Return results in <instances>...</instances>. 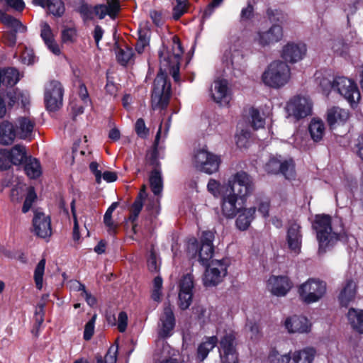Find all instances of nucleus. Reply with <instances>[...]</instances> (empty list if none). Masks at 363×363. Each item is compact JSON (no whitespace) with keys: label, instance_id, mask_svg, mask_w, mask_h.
<instances>
[{"label":"nucleus","instance_id":"a18cd8bd","mask_svg":"<svg viewBox=\"0 0 363 363\" xmlns=\"http://www.w3.org/2000/svg\"><path fill=\"white\" fill-rule=\"evenodd\" d=\"M45 259L43 258L38 263L35 271H34V280L36 285V287L38 289H41L43 288V275L45 267Z\"/></svg>","mask_w":363,"mask_h":363},{"label":"nucleus","instance_id":"473e14b6","mask_svg":"<svg viewBox=\"0 0 363 363\" xmlns=\"http://www.w3.org/2000/svg\"><path fill=\"white\" fill-rule=\"evenodd\" d=\"M9 98L8 106L9 108L21 104L23 108H26L30 104V96L27 92L16 89L7 94Z\"/></svg>","mask_w":363,"mask_h":363},{"label":"nucleus","instance_id":"c85d7f7f","mask_svg":"<svg viewBox=\"0 0 363 363\" xmlns=\"http://www.w3.org/2000/svg\"><path fill=\"white\" fill-rule=\"evenodd\" d=\"M349 118V111L340 107H332L328 109L327 112V121L330 126H333L335 123H344Z\"/></svg>","mask_w":363,"mask_h":363},{"label":"nucleus","instance_id":"20e7f679","mask_svg":"<svg viewBox=\"0 0 363 363\" xmlns=\"http://www.w3.org/2000/svg\"><path fill=\"white\" fill-rule=\"evenodd\" d=\"M326 292V282L318 278H309L298 288L300 299L306 304L319 301L325 296Z\"/></svg>","mask_w":363,"mask_h":363},{"label":"nucleus","instance_id":"9b49d317","mask_svg":"<svg viewBox=\"0 0 363 363\" xmlns=\"http://www.w3.org/2000/svg\"><path fill=\"white\" fill-rule=\"evenodd\" d=\"M44 98L46 108L50 111L58 110L62 105L63 88L56 80L48 82L45 86Z\"/></svg>","mask_w":363,"mask_h":363},{"label":"nucleus","instance_id":"5fc2aeb1","mask_svg":"<svg viewBox=\"0 0 363 363\" xmlns=\"http://www.w3.org/2000/svg\"><path fill=\"white\" fill-rule=\"evenodd\" d=\"M97 315L94 314L91 320H89L85 325L84 331V339L89 340L94 333V325L96 320Z\"/></svg>","mask_w":363,"mask_h":363},{"label":"nucleus","instance_id":"2f4dec72","mask_svg":"<svg viewBox=\"0 0 363 363\" xmlns=\"http://www.w3.org/2000/svg\"><path fill=\"white\" fill-rule=\"evenodd\" d=\"M40 35L49 50L55 55H60V49L59 45L55 43L52 30L47 23H43L41 25Z\"/></svg>","mask_w":363,"mask_h":363},{"label":"nucleus","instance_id":"1a4fd4ad","mask_svg":"<svg viewBox=\"0 0 363 363\" xmlns=\"http://www.w3.org/2000/svg\"><path fill=\"white\" fill-rule=\"evenodd\" d=\"M229 264L228 259L213 260L206 269L203 284L206 286H214L220 283L227 274Z\"/></svg>","mask_w":363,"mask_h":363},{"label":"nucleus","instance_id":"603ef678","mask_svg":"<svg viewBox=\"0 0 363 363\" xmlns=\"http://www.w3.org/2000/svg\"><path fill=\"white\" fill-rule=\"evenodd\" d=\"M290 360L289 354H281L277 351L272 352L268 357V363H289Z\"/></svg>","mask_w":363,"mask_h":363},{"label":"nucleus","instance_id":"58836bf2","mask_svg":"<svg viewBox=\"0 0 363 363\" xmlns=\"http://www.w3.org/2000/svg\"><path fill=\"white\" fill-rule=\"evenodd\" d=\"M217 342L218 339L216 336L208 337L206 341L199 346L198 358L203 361L207 357L208 352L215 347Z\"/></svg>","mask_w":363,"mask_h":363},{"label":"nucleus","instance_id":"6e6552de","mask_svg":"<svg viewBox=\"0 0 363 363\" xmlns=\"http://www.w3.org/2000/svg\"><path fill=\"white\" fill-rule=\"evenodd\" d=\"M334 91L343 96L354 106L360 100V92L356 83L345 77H337L334 79Z\"/></svg>","mask_w":363,"mask_h":363},{"label":"nucleus","instance_id":"4d7b16f0","mask_svg":"<svg viewBox=\"0 0 363 363\" xmlns=\"http://www.w3.org/2000/svg\"><path fill=\"white\" fill-rule=\"evenodd\" d=\"M9 154V150H0V169L4 170L11 167L12 162Z\"/></svg>","mask_w":363,"mask_h":363},{"label":"nucleus","instance_id":"39448f33","mask_svg":"<svg viewBox=\"0 0 363 363\" xmlns=\"http://www.w3.org/2000/svg\"><path fill=\"white\" fill-rule=\"evenodd\" d=\"M223 189L240 199H245L253 192L255 186L251 177L246 172L240 171L231 175Z\"/></svg>","mask_w":363,"mask_h":363},{"label":"nucleus","instance_id":"79ce46f5","mask_svg":"<svg viewBox=\"0 0 363 363\" xmlns=\"http://www.w3.org/2000/svg\"><path fill=\"white\" fill-rule=\"evenodd\" d=\"M248 115V120L254 129L257 130L264 126V119L261 116L257 109L253 107L250 108Z\"/></svg>","mask_w":363,"mask_h":363},{"label":"nucleus","instance_id":"6e6d98bb","mask_svg":"<svg viewBox=\"0 0 363 363\" xmlns=\"http://www.w3.org/2000/svg\"><path fill=\"white\" fill-rule=\"evenodd\" d=\"M128 315L125 311H121L118 318H116V324L117 329L120 333H124L128 326Z\"/></svg>","mask_w":363,"mask_h":363},{"label":"nucleus","instance_id":"e433bc0d","mask_svg":"<svg viewBox=\"0 0 363 363\" xmlns=\"http://www.w3.org/2000/svg\"><path fill=\"white\" fill-rule=\"evenodd\" d=\"M309 132L315 142L322 140L325 133V125L321 120L313 119L309 125Z\"/></svg>","mask_w":363,"mask_h":363},{"label":"nucleus","instance_id":"338daca9","mask_svg":"<svg viewBox=\"0 0 363 363\" xmlns=\"http://www.w3.org/2000/svg\"><path fill=\"white\" fill-rule=\"evenodd\" d=\"M147 267L150 272H156L159 270L160 263L157 259L156 255L153 251L150 252V257L147 259Z\"/></svg>","mask_w":363,"mask_h":363},{"label":"nucleus","instance_id":"ea45409f","mask_svg":"<svg viewBox=\"0 0 363 363\" xmlns=\"http://www.w3.org/2000/svg\"><path fill=\"white\" fill-rule=\"evenodd\" d=\"M24 169L28 177L31 179H35L41 174L40 162L35 158H30Z\"/></svg>","mask_w":363,"mask_h":363},{"label":"nucleus","instance_id":"4468645a","mask_svg":"<svg viewBox=\"0 0 363 363\" xmlns=\"http://www.w3.org/2000/svg\"><path fill=\"white\" fill-rule=\"evenodd\" d=\"M235 335L233 331L226 333L220 341V355L223 363H238L234 341Z\"/></svg>","mask_w":363,"mask_h":363},{"label":"nucleus","instance_id":"09e8293b","mask_svg":"<svg viewBox=\"0 0 363 363\" xmlns=\"http://www.w3.org/2000/svg\"><path fill=\"white\" fill-rule=\"evenodd\" d=\"M133 50L130 48L125 47L124 49H119L116 56L118 62L123 65H125L128 64L133 57Z\"/></svg>","mask_w":363,"mask_h":363},{"label":"nucleus","instance_id":"f704fd0d","mask_svg":"<svg viewBox=\"0 0 363 363\" xmlns=\"http://www.w3.org/2000/svg\"><path fill=\"white\" fill-rule=\"evenodd\" d=\"M347 319L354 330L359 333H363V310L350 308L347 313Z\"/></svg>","mask_w":363,"mask_h":363},{"label":"nucleus","instance_id":"c756f323","mask_svg":"<svg viewBox=\"0 0 363 363\" xmlns=\"http://www.w3.org/2000/svg\"><path fill=\"white\" fill-rule=\"evenodd\" d=\"M316 354V350L312 347H307L302 350L294 351L291 359L294 363H312Z\"/></svg>","mask_w":363,"mask_h":363},{"label":"nucleus","instance_id":"ddd939ff","mask_svg":"<svg viewBox=\"0 0 363 363\" xmlns=\"http://www.w3.org/2000/svg\"><path fill=\"white\" fill-rule=\"evenodd\" d=\"M312 107L313 104L308 98L296 96L287 103L286 109L289 115L299 119L311 115Z\"/></svg>","mask_w":363,"mask_h":363},{"label":"nucleus","instance_id":"6ab92c4d","mask_svg":"<svg viewBox=\"0 0 363 363\" xmlns=\"http://www.w3.org/2000/svg\"><path fill=\"white\" fill-rule=\"evenodd\" d=\"M306 51L303 43H288L282 48L281 57L286 62L296 63L304 57Z\"/></svg>","mask_w":363,"mask_h":363},{"label":"nucleus","instance_id":"b1692460","mask_svg":"<svg viewBox=\"0 0 363 363\" xmlns=\"http://www.w3.org/2000/svg\"><path fill=\"white\" fill-rule=\"evenodd\" d=\"M33 225L35 233L38 237L47 238L52 235L50 218L45 213L35 212Z\"/></svg>","mask_w":363,"mask_h":363},{"label":"nucleus","instance_id":"69168bd1","mask_svg":"<svg viewBox=\"0 0 363 363\" xmlns=\"http://www.w3.org/2000/svg\"><path fill=\"white\" fill-rule=\"evenodd\" d=\"M76 30L74 28H66L62 30V40L65 43L74 42L76 38Z\"/></svg>","mask_w":363,"mask_h":363},{"label":"nucleus","instance_id":"dca6fc26","mask_svg":"<svg viewBox=\"0 0 363 363\" xmlns=\"http://www.w3.org/2000/svg\"><path fill=\"white\" fill-rule=\"evenodd\" d=\"M175 322L172 307L169 305L164 306L158 323V335L162 338L170 337L173 334Z\"/></svg>","mask_w":363,"mask_h":363},{"label":"nucleus","instance_id":"4be33fe9","mask_svg":"<svg viewBox=\"0 0 363 363\" xmlns=\"http://www.w3.org/2000/svg\"><path fill=\"white\" fill-rule=\"evenodd\" d=\"M213 239L214 234L212 231L203 232L199 249V259L203 264H206L213 257L214 252Z\"/></svg>","mask_w":363,"mask_h":363},{"label":"nucleus","instance_id":"864d4df0","mask_svg":"<svg viewBox=\"0 0 363 363\" xmlns=\"http://www.w3.org/2000/svg\"><path fill=\"white\" fill-rule=\"evenodd\" d=\"M199 245L196 238H190L186 243V252L189 257L194 258L199 256Z\"/></svg>","mask_w":363,"mask_h":363},{"label":"nucleus","instance_id":"de8ad7c7","mask_svg":"<svg viewBox=\"0 0 363 363\" xmlns=\"http://www.w3.org/2000/svg\"><path fill=\"white\" fill-rule=\"evenodd\" d=\"M162 279L160 276L156 277L153 280V289L152 291V298L160 302L162 296Z\"/></svg>","mask_w":363,"mask_h":363},{"label":"nucleus","instance_id":"72a5a7b5","mask_svg":"<svg viewBox=\"0 0 363 363\" xmlns=\"http://www.w3.org/2000/svg\"><path fill=\"white\" fill-rule=\"evenodd\" d=\"M255 207L245 208L236 219V225L240 230H247L255 218Z\"/></svg>","mask_w":363,"mask_h":363},{"label":"nucleus","instance_id":"aec40b11","mask_svg":"<svg viewBox=\"0 0 363 363\" xmlns=\"http://www.w3.org/2000/svg\"><path fill=\"white\" fill-rule=\"evenodd\" d=\"M35 125V118L30 116H19L15 122L14 130L17 138L30 140L32 133Z\"/></svg>","mask_w":363,"mask_h":363},{"label":"nucleus","instance_id":"0eeeda50","mask_svg":"<svg viewBox=\"0 0 363 363\" xmlns=\"http://www.w3.org/2000/svg\"><path fill=\"white\" fill-rule=\"evenodd\" d=\"M193 163L199 171L211 174L218 170L220 159L218 155L203 147L195 152Z\"/></svg>","mask_w":363,"mask_h":363},{"label":"nucleus","instance_id":"680f3d73","mask_svg":"<svg viewBox=\"0 0 363 363\" xmlns=\"http://www.w3.org/2000/svg\"><path fill=\"white\" fill-rule=\"evenodd\" d=\"M149 44V38L146 34H142V32L139 33V38L135 45V50L139 54H141L145 48Z\"/></svg>","mask_w":363,"mask_h":363},{"label":"nucleus","instance_id":"bf43d9fd","mask_svg":"<svg viewBox=\"0 0 363 363\" xmlns=\"http://www.w3.org/2000/svg\"><path fill=\"white\" fill-rule=\"evenodd\" d=\"M187 11L186 2H177V5L173 8V18L178 20Z\"/></svg>","mask_w":363,"mask_h":363},{"label":"nucleus","instance_id":"4c0bfd02","mask_svg":"<svg viewBox=\"0 0 363 363\" xmlns=\"http://www.w3.org/2000/svg\"><path fill=\"white\" fill-rule=\"evenodd\" d=\"M12 164L18 165L26 159V147L21 145L13 146L9 150Z\"/></svg>","mask_w":363,"mask_h":363},{"label":"nucleus","instance_id":"49530a36","mask_svg":"<svg viewBox=\"0 0 363 363\" xmlns=\"http://www.w3.org/2000/svg\"><path fill=\"white\" fill-rule=\"evenodd\" d=\"M117 352L118 346H111L104 357L101 356L96 357V363H116Z\"/></svg>","mask_w":363,"mask_h":363},{"label":"nucleus","instance_id":"37998d69","mask_svg":"<svg viewBox=\"0 0 363 363\" xmlns=\"http://www.w3.org/2000/svg\"><path fill=\"white\" fill-rule=\"evenodd\" d=\"M117 206V202L113 203L107 209L104 217V222L105 225L108 227V231L111 235H113L116 232V225H115V223L112 220V213Z\"/></svg>","mask_w":363,"mask_h":363},{"label":"nucleus","instance_id":"bb28decb","mask_svg":"<svg viewBox=\"0 0 363 363\" xmlns=\"http://www.w3.org/2000/svg\"><path fill=\"white\" fill-rule=\"evenodd\" d=\"M357 285L352 279H347L342 284L338 295V301L342 306L347 307L356 296Z\"/></svg>","mask_w":363,"mask_h":363},{"label":"nucleus","instance_id":"13d9d810","mask_svg":"<svg viewBox=\"0 0 363 363\" xmlns=\"http://www.w3.org/2000/svg\"><path fill=\"white\" fill-rule=\"evenodd\" d=\"M257 209L263 217L269 216L270 203L267 199H257Z\"/></svg>","mask_w":363,"mask_h":363},{"label":"nucleus","instance_id":"2eb2a0df","mask_svg":"<svg viewBox=\"0 0 363 363\" xmlns=\"http://www.w3.org/2000/svg\"><path fill=\"white\" fill-rule=\"evenodd\" d=\"M265 171L269 174L281 173L286 179L294 177V164L291 160L281 162L277 157H272L264 165Z\"/></svg>","mask_w":363,"mask_h":363},{"label":"nucleus","instance_id":"cd10ccee","mask_svg":"<svg viewBox=\"0 0 363 363\" xmlns=\"http://www.w3.org/2000/svg\"><path fill=\"white\" fill-rule=\"evenodd\" d=\"M222 213L226 218H233L238 212L236 203L238 197L233 195L225 190H222Z\"/></svg>","mask_w":363,"mask_h":363},{"label":"nucleus","instance_id":"e2e57ef3","mask_svg":"<svg viewBox=\"0 0 363 363\" xmlns=\"http://www.w3.org/2000/svg\"><path fill=\"white\" fill-rule=\"evenodd\" d=\"M160 197L149 198L146 204V209L150 211V214L157 213L159 211Z\"/></svg>","mask_w":363,"mask_h":363},{"label":"nucleus","instance_id":"0e129e2a","mask_svg":"<svg viewBox=\"0 0 363 363\" xmlns=\"http://www.w3.org/2000/svg\"><path fill=\"white\" fill-rule=\"evenodd\" d=\"M225 187V186L220 187V184L215 179H210L207 185L208 190L216 196L219 194L222 196V190Z\"/></svg>","mask_w":363,"mask_h":363},{"label":"nucleus","instance_id":"7ed1b4c3","mask_svg":"<svg viewBox=\"0 0 363 363\" xmlns=\"http://www.w3.org/2000/svg\"><path fill=\"white\" fill-rule=\"evenodd\" d=\"M291 78V70L286 62L277 60L272 62L264 72L263 82L273 88H279L287 84Z\"/></svg>","mask_w":363,"mask_h":363},{"label":"nucleus","instance_id":"412c9836","mask_svg":"<svg viewBox=\"0 0 363 363\" xmlns=\"http://www.w3.org/2000/svg\"><path fill=\"white\" fill-rule=\"evenodd\" d=\"M301 227L296 222L289 223L287 228L286 242L290 250L299 254L302 244Z\"/></svg>","mask_w":363,"mask_h":363},{"label":"nucleus","instance_id":"3c124183","mask_svg":"<svg viewBox=\"0 0 363 363\" xmlns=\"http://www.w3.org/2000/svg\"><path fill=\"white\" fill-rule=\"evenodd\" d=\"M143 206V201L135 199L130 209L129 220L133 223L137 220Z\"/></svg>","mask_w":363,"mask_h":363},{"label":"nucleus","instance_id":"a211bd4d","mask_svg":"<svg viewBox=\"0 0 363 363\" xmlns=\"http://www.w3.org/2000/svg\"><path fill=\"white\" fill-rule=\"evenodd\" d=\"M211 94L216 103L220 106H227L231 99L228 82L219 79L215 80L211 87Z\"/></svg>","mask_w":363,"mask_h":363},{"label":"nucleus","instance_id":"a19ab883","mask_svg":"<svg viewBox=\"0 0 363 363\" xmlns=\"http://www.w3.org/2000/svg\"><path fill=\"white\" fill-rule=\"evenodd\" d=\"M3 75V84L13 86L19 80V73L14 68H7L1 70Z\"/></svg>","mask_w":363,"mask_h":363},{"label":"nucleus","instance_id":"423d86ee","mask_svg":"<svg viewBox=\"0 0 363 363\" xmlns=\"http://www.w3.org/2000/svg\"><path fill=\"white\" fill-rule=\"evenodd\" d=\"M319 242L320 250H325L340 239V233L333 231L331 227V217L328 215H317L313 223Z\"/></svg>","mask_w":363,"mask_h":363},{"label":"nucleus","instance_id":"a878e982","mask_svg":"<svg viewBox=\"0 0 363 363\" xmlns=\"http://www.w3.org/2000/svg\"><path fill=\"white\" fill-rule=\"evenodd\" d=\"M91 104V100L85 85L79 84L78 98L73 99L70 104V108L73 113L77 116L84 112V108Z\"/></svg>","mask_w":363,"mask_h":363},{"label":"nucleus","instance_id":"f8f14e48","mask_svg":"<svg viewBox=\"0 0 363 363\" xmlns=\"http://www.w3.org/2000/svg\"><path fill=\"white\" fill-rule=\"evenodd\" d=\"M0 21L6 26L11 30L4 35V42L13 46L16 43V33L26 30L25 26L18 19L0 10Z\"/></svg>","mask_w":363,"mask_h":363},{"label":"nucleus","instance_id":"9d476101","mask_svg":"<svg viewBox=\"0 0 363 363\" xmlns=\"http://www.w3.org/2000/svg\"><path fill=\"white\" fill-rule=\"evenodd\" d=\"M120 11V2L118 0H106L104 4L96 6L92 10L86 5L80 9V13L86 20L92 19L94 14L100 19H103L106 15L111 18H115Z\"/></svg>","mask_w":363,"mask_h":363},{"label":"nucleus","instance_id":"052dcab7","mask_svg":"<svg viewBox=\"0 0 363 363\" xmlns=\"http://www.w3.org/2000/svg\"><path fill=\"white\" fill-rule=\"evenodd\" d=\"M318 84L323 93L326 95H328L331 90H334V79L331 81L327 78H321Z\"/></svg>","mask_w":363,"mask_h":363},{"label":"nucleus","instance_id":"c9c22d12","mask_svg":"<svg viewBox=\"0 0 363 363\" xmlns=\"http://www.w3.org/2000/svg\"><path fill=\"white\" fill-rule=\"evenodd\" d=\"M150 185L155 196H161L163 190V180L161 172L158 169L152 170L150 175Z\"/></svg>","mask_w":363,"mask_h":363},{"label":"nucleus","instance_id":"5701e85b","mask_svg":"<svg viewBox=\"0 0 363 363\" xmlns=\"http://www.w3.org/2000/svg\"><path fill=\"white\" fill-rule=\"evenodd\" d=\"M267 287L272 294L283 296L289 291L291 284L286 277L272 276L268 279Z\"/></svg>","mask_w":363,"mask_h":363},{"label":"nucleus","instance_id":"c03bdc74","mask_svg":"<svg viewBox=\"0 0 363 363\" xmlns=\"http://www.w3.org/2000/svg\"><path fill=\"white\" fill-rule=\"evenodd\" d=\"M48 11L55 16H62L65 9L64 2L62 0H49L47 6Z\"/></svg>","mask_w":363,"mask_h":363},{"label":"nucleus","instance_id":"f03ea898","mask_svg":"<svg viewBox=\"0 0 363 363\" xmlns=\"http://www.w3.org/2000/svg\"><path fill=\"white\" fill-rule=\"evenodd\" d=\"M267 15L272 25L267 30H259L255 37V42L265 47L281 40L284 31L281 24L286 21L285 15L280 11L268 9Z\"/></svg>","mask_w":363,"mask_h":363},{"label":"nucleus","instance_id":"f257e3e1","mask_svg":"<svg viewBox=\"0 0 363 363\" xmlns=\"http://www.w3.org/2000/svg\"><path fill=\"white\" fill-rule=\"evenodd\" d=\"M183 50L179 39L173 38L172 52L162 50L160 52V72L153 85L152 93V107L153 109L164 108L167 106L171 94V84L167 82V71L175 82L179 81V65Z\"/></svg>","mask_w":363,"mask_h":363},{"label":"nucleus","instance_id":"8fccbe9b","mask_svg":"<svg viewBox=\"0 0 363 363\" xmlns=\"http://www.w3.org/2000/svg\"><path fill=\"white\" fill-rule=\"evenodd\" d=\"M36 199L37 196L34 189L33 187H29L22 208L23 213H26L31 208L33 203L35 201Z\"/></svg>","mask_w":363,"mask_h":363},{"label":"nucleus","instance_id":"f3484780","mask_svg":"<svg viewBox=\"0 0 363 363\" xmlns=\"http://www.w3.org/2000/svg\"><path fill=\"white\" fill-rule=\"evenodd\" d=\"M194 279L191 274L184 275L179 283V306L182 310L189 307L192 302Z\"/></svg>","mask_w":363,"mask_h":363},{"label":"nucleus","instance_id":"7c9ffc66","mask_svg":"<svg viewBox=\"0 0 363 363\" xmlns=\"http://www.w3.org/2000/svg\"><path fill=\"white\" fill-rule=\"evenodd\" d=\"M17 137L13 125L8 121H4L0 124V143L10 145Z\"/></svg>","mask_w":363,"mask_h":363},{"label":"nucleus","instance_id":"393cba45","mask_svg":"<svg viewBox=\"0 0 363 363\" xmlns=\"http://www.w3.org/2000/svg\"><path fill=\"white\" fill-rule=\"evenodd\" d=\"M284 325L290 333H308L311 330V323L304 316L294 315L288 318Z\"/></svg>","mask_w":363,"mask_h":363},{"label":"nucleus","instance_id":"774afa93","mask_svg":"<svg viewBox=\"0 0 363 363\" xmlns=\"http://www.w3.org/2000/svg\"><path fill=\"white\" fill-rule=\"evenodd\" d=\"M250 135V134L248 131L242 130L240 134L236 135L237 145L240 148L247 147Z\"/></svg>","mask_w":363,"mask_h":363}]
</instances>
